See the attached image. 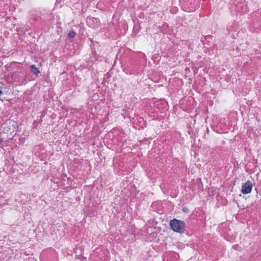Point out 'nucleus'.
Masks as SVG:
<instances>
[{
  "instance_id": "nucleus-1",
  "label": "nucleus",
  "mask_w": 261,
  "mask_h": 261,
  "mask_svg": "<svg viewBox=\"0 0 261 261\" xmlns=\"http://www.w3.org/2000/svg\"><path fill=\"white\" fill-rule=\"evenodd\" d=\"M170 228L175 232L182 233L185 227V223L182 221L174 219L169 222Z\"/></svg>"
},
{
  "instance_id": "nucleus-2",
  "label": "nucleus",
  "mask_w": 261,
  "mask_h": 261,
  "mask_svg": "<svg viewBox=\"0 0 261 261\" xmlns=\"http://www.w3.org/2000/svg\"><path fill=\"white\" fill-rule=\"evenodd\" d=\"M253 187V184L250 180H247L243 184L242 187L241 192L244 194H247L251 193Z\"/></svg>"
},
{
  "instance_id": "nucleus-3",
  "label": "nucleus",
  "mask_w": 261,
  "mask_h": 261,
  "mask_svg": "<svg viewBox=\"0 0 261 261\" xmlns=\"http://www.w3.org/2000/svg\"><path fill=\"white\" fill-rule=\"evenodd\" d=\"M30 69L32 72H33L36 76H38L40 73L39 69L35 66V65H32L30 66Z\"/></svg>"
},
{
  "instance_id": "nucleus-4",
  "label": "nucleus",
  "mask_w": 261,
  "mask_h": 261,
  "mask_svg": "<svg viewBox=\"0 0 261 261\" xmlns=\"http://www.w3.org/2000/svg\"><path fill=\"white\" fill-rule=\"evenodd\" d=\"M75 35L76 33L73 31H70L68 34V37L71 38H74Z\"/></svg>"
},
{
  "instance_id": "nucleus-5",
  "label": "nucleus",
  "mask_w": 261,
  "mask_h": 261,
  "mask_svg": "<svg viewBox=\"0 0 261 261\" xmlns=\"http://www.w3.org/2000/svg\"><path fill=\"white\" fill-rule=\"evenodd\" d=\"M3 142L2 139H0V144Z\"/></svg>"
}]
</instances>
